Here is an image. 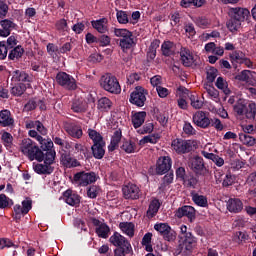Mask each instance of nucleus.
<instances>
[{
  "mask_svg": "<svg viewBox=\"0 0 256 256\" xmlns=\"http://www.w3.org/2000/svg\"><path fill=\"white\" fill-rule=\"evenodd\" d=\"M161 205L162 203L159 199L152 198L146 211V217H148V219H153V217H156L159 213V209H161Z\"/></svg>",
  "mask_w": 256,
  "mask_h": 256,
  "instance_id": "nucleus-22",
  "label": "nucleus"
},
{
  "mask_svg": "<svg viewBox=\"0 0 256 256\" xmlns=\"http://www.w3.org/2000/svg\"><path fill=\"white\" fill-rule=\"evenodd\" d=\"M187 171L185 170V167L180 166L176 169V179H178V181H182L186 178L187 176Z\"/></svg>",
  "mask_w": 256,
  "mask_h": 256,
  "instance_id": "nucleus-64",
  "label": "nucleus"
},
{
  "mask_svg": "<svg viewBox=\"0 0 256 256\" xmlns=\"http://www.w3.org/2000/svg\"><path fill=\"white\" fill-rule=\"evenodd\" d=\"M97 179L98 177L95 172L81 171L73 176V181L78 187H87V185L97 182Z\"/></svg>",
  "mask_w": 256,
  "mask_h": 256,
  "instance_id": "nucleus-6",
  "label": "nucleus"
},
{
  "mask_svg": "<svg viewBox=\"0 0 256 256\" xmlns=\"http://www.w3.org/2000/svg\"><path fill=\"white\" fill-rule=\"evenodd\" d=\"M97 43L98 45H100V47H109V45H111V37H109L108 35L102 34L98 36Z\"/></svg>",
  "mask_w": 256,
  "mask_h": 256,
  "instance_id": "nucleus-58",
  "label": "nucleus"
},
{
  "mask_svg": "<svg viewBox=\"0 0 256 256\" xmlns=\"http://www.w3.org/2000/svg\"><path fill=\"white\" fill-rule=\"evenodd\" d=\"M183 131L188 136L195 135L197 133V130H195V128H193V125H191V123L189 122L184 123Z\"/></svg>",
  "mask_w": 256,
  "mask_h": 256,
  "instance_id": "nucleus-63",
  "label": "nucleus"
},
{
  "mask_svg": "<svg viewBox=\"0 0 256 256\" xmlns=\"http://www.w3.org/2000/svg\"><path fill=\"white\" fill-rule=\"evenodd\" d=\"M61 163L64 167H67V169L81 167V162L71 157V153H68L67 151H64V153L61 154Z\"/></svg>",
  "mask_w": 256,
  "mask_h": 256,
  "instance_id": "nucleus-21",
  "label": "nucleus"
},
{
  "mask_svg": "<svg viewBox=\"0 0 256 256\" xmlns=\"http://www.w3.org/2000/svg\"><path fill=\"white\" fill-rule=\"evenodd\" d=\"M210 125L211 127H214L216 131H223L224 129L223 123H221V120L219 118H211Z\"/></svg>",
  "mask_w": 256,
  "mask_h": 256,
  "instance_id": "nucleus-62",
  "label": "nucleus"
},
{
  "mask_svg": "<svg viewBox=\"0 0 256 256\" xmlns=\"http://www.w3.org/2000/svg\"><path fill=\"white\" fill-rule=\"evenodd\" d=\"M162 55L164 57H172L175 55V43L171 41H164L161 45Z\"/></svg>",
  "mask_w": 256,
  "mask_h": 256,
  "instance_id": "nucleus-31",
  "label": "nucleus"
},
{
  "mask_svg": "<svg viewBox=\"0 0 256 256\" xmlns=\"http://www.w3.org/2000/svg\"><path fill=\"white\" fill-rule=\"evenodd\" d=\"M147 117V112L141 111V112H136L132 116V125L134 129H139L143 123H145V118Z\"/></svg>",
  "mask_w": 256,
  "mask_h": 256,
  "instance_id": "nucleus-33",
  "label": "nucleus"
},
{
  "mask_svg": "<svg viewBox=\"0 0 256 256\" xmlns=\"http://www.w3.org/2000/svg\"><path fill=\"white\" fill-rule=\"evenodd\" d=\"M56 83L66 89V91H76L77 90V80L67 72H58L56 74Z\"/></svg>",
  "mask_w": 256,
  "mask_h": 256,
  "instance_id": "nucleus-5",
  "label": "nucleus"
},
{
  "mask_svg": "<svg viewBox=\"0 0 256 256\" xmlns=\"http://www.w3.org/2000/svg\"><path fill=\"white\" fill-rule=\"evenodd\" d=\"M122 193L124 199H130L131 201H135L139 199V193H141V190L137 185L133 183H128L127 185L122 187Z\"/></svg>",
  "mask_w": 256,
  "mask_h": 256,
  "instance_id": "nucleus-15",
  "label": "nucleus"
},
{
  "mask_svg": "<svg viewBox=\"0 0 256 256\" xmlns=\"http://www.w3.org/2000/svg\"><path fill=\"white\" fill-rule=\"evenodd\" d=\"M241 23V20H238L235 17H230L226 22V27L231 33H235V31H239V29H241Z\"/></svg>",
  "mask_w": 256,
  "mask_h": 256,
  "instance_id": "nucleus-39",
  "label": "nucleus"
},
{
  "mask_svg": "<svg viewBox=\"0 0 256 256\" xmlns=\"http://www.w3.org/2000/svg\"><path fill=\"white\" fill-rule=\"evenodd\" d=\"M174 215L177 219H183V217H187L188 221L193 223V221L197 219V210H195V207L193 206L183 205L182 207L176 209Z\"/></svg>",
  "mask_w": 256,
  "mask_h": 256,
  "instance_id": "nucleus-10",
  "label": "nucleus"
},
{
  "mask_svg": "<svg viewBox=\"0 0 256 256\" xmlns=\"http://www.w3.org/2000/svg\"><path fill=\"white\" fill-rule=\"evenodd\" d=\"M232 61H236V63H245V65H249L251 61L245 58V55L242 52L235 51L231 56Z\"/></svg>",
  "mask_w": 256,
  "mask_h": 256,
  "instance_id": "nucleus-45",
  "label": "nucleus"
},
{
  "mask_svg": "<svg viewBox=\"0 0 256 256\" xmlns=\"http://www.w3.org/2000/svg\"><path fill=\"white\" fill-rule=\"evenodd\" d=\"M31 209H33V200H31V198H26L22 201V206L20 205V211L23 215H27Z\"/></svg>",
  "mask_w": 256,
  "mask_h": 256,
  "instance_id": "nucleus-49",
  "label": "nucleus"
},
{
  "mask_svg": "<svg viewBox=\"0 0 256 256\" xmlns=\"http://www.w3.org/2000/svg\"><path fill=\"white\" fill-rule=\"evenodd\" d=\"M173 165V160L169 156H162L156 162V174L157 175H165V173H169L171 171V167Z\"/></svg>",
  "mask_w": 256,
  "mask_h": 256,
  "instance_id": "nucleus-13",
  "label": "nucleus"
},
{
  "mask_svg": "<svg viewBox=\"0 0 256 256\" xmlns=\"http://www.w3.org/2000/svg\"><path fill=\"white\" fill-rule=\"evenodd\" d=\"M12 81L19 83H31V77L25 71L15 70L12 72Z\"/></svg>",
  "mask_w": 256,
  "mask_h": 256,
  "instance_id": "nucleus-30",
  "label": "nucleus"
},
{
  "mask_svg": "<svg viewBox=\"0 0 256 256\" xmlns=\"http://www.w3.org/2000/svg\"><path fill=\"white\" fill-rule=\"evenodd\" d=\"M26 129H36L40 135H47V128L43 125V123L39 120L26 121Z\"/></svg>",
  "mask_w": 256,
  "mask_h": 256,
  "instance_id": "nucleus-27",
  "label": "nucleus"
},
{
  "mask_svg": "<svg viewBox=\"0 0 256 256\" xmlns=\"http://www.w3.org/2000/svg\"><path fill=\"white\" fill-rule=\"evenodd\" d=\"M122 138L123 132L121 131V129L115 130L111 137L110 144L108 145V151L113 152L116 149H119V143H121Z\"/></svg>",
  "mask_w": 256,
  "mask_h": 256,
  "instance_id": "nucleus-25",
  "label": "nucleus"
},
{
  "mask_svg": "<svg viewBox=\"0 0 256 256\" xmlns=\"http://www.w3.org/2000/svg\"><path fill=\"white\" fill-rule=\"evenodd\" d=\"M228 15L229 17H234V19H238L242 23L243 21H249L251 19L249 9L242 7L230 8Z\"/></svg>",
  "mask_w": 256,
  "mask_h": 256,
  "instance_id": "nucleus-14",
  "label": "nucleus"
},
{
  "mask_svg": "<svg viewBox=\"0 0 256 256\" xmlns=\"http://www.w3.org/2000/svg\"><path fill=\"white\" fill-rule=\"evenodd\" d=\"M197 249V237L193 234H186V236H180V241L176 247L174 254L181 256H191L193 251Z\"/></svg>",
  "mask_w": 256,
  "mask_h": 256,
  "instance_id": "nucleus-3",
  "label": "nucleus"
},
{
  "mask_svg": "<svg viewBox=\"0 0 256 256\" xmlns=\"http://www.w3.org/2000/svg\"><path fill=\"white\" fill-rule=\"evenodd\" d=\"M37 109V100L35 98H31L23 108L24 113H29L31 111H35Z\"/></svg>",
  "mask_w": 256,
  "mask_h": 256,
  "instance_id": "nucleus-54",
  "label": "nucleus"
},
{
  "mask_svg": "<svg viewBox=\"0 0 256 256\" xmlns=\"http://www.w3.org/2000/svg\"><path fill=\"white\" fill-rule=\"evenodd\" d=\"M155 231H157L164 239V241H175L177 239V233L171 229V226L167 223H158L154 225Z\"/></svg>",
  "mask_w": 256,
  "mask_h": 256,
  "instance_id": "nucleus-9",
  "label": "nucleus"
},
{
  "mask_svg": "<svg viewBox=\"0 0 256 256\" xmlns=\"http://www.w3.org/2000/svg\"><path fill=\"white\" fill-rule=\"evenodd\" d=\"M110 233H111V228L109 227V225L105 223H102L101 225H99V227L96 228V234L101 239H108Z\"/></svg>",
  "mask_w": 256,
  "mask_h": 256,
  "instance_id": "nucleus-38",
  "label": "nucleus"
},
{
  "mask_svg": "<svg viewBox=\"0 0 256 256\" xmlns=\"http://www.w3.org/2000/svg\"><path fill=\"white\" fill-rule=\"evenodd\" d=\"M23 53H25V49H23L22 45H18L9 52L8 59H10V61L21 59L23 57Z\"/></svg>",
  "mask_w": 256,
  "mask_h": 256,
  "instance_id": "nucleus-37",
  "label": "nucleus"
},
{
  "mask_svg": "<svg viewBox=\"0 0 256 256\" xmlns=\"http://www.w3.org/2000/svg\"><path fill=\"white\" fill-rule=\"evenodd\" d=\"M85 25H89V22L88 21L77 22L72 26V31H74L76 35H81V33L85 31Z\"/></svg>",
  "mask_w": 256,
  "mask_h": 256,
  "instance_id": "nucleus-53",
  "label": "nucleus"
},
{
  "mask_svg": "<svg viewBox=\"0 0 256 256\" xmlns=\"http://www.w3.org/2000/svg\"><path fill=\"white\" fill-rule=\"evenodd\" d=\"M13 207V200L5 194H0V209Z\"/></svg>",
  "mask_w": 256,
  "mask_h": 256,
  "instance_id": "nucleus-51",
  "label": "nucleus"
},
{
  "mask_svg": "<svg viewBox=\"0 0 256 256\" xmlns=\"http://www.w3.org/2000/svg\"><path fill=\"white\" fill-rule=\"evenodd\" d=\"M27 87H31V84L18 83L14 87L11 88L10 93L14 97H21L23 93L27 91Z\"/></svg>",
  "mask_w": 256,
  "mask_h": 256,
  "instance_id": "nucleus-36",
  "label": "nucleus"
},
{
  "mask_svg": "<svg viewBox=\"0 0 256 256\" xmlns=\"http://www.w3.org/2000/svg\"><path fill=\"white\" fill-rule=\"evenodd\" d=\"M180 58L184 67H192L193 63H195L193 54H191V51L185 47L180 49Z\"/></svg>",
  "mask_w": 256,
  "mask_h": 256,
  "instance_id": "nucleus-23",
  "label": "nucleus"
},
{
  "mask_svg": "<svg viewBox=\"0 0 256 256\" xmlns=\"http://www.w3.org/2000/svg\"><path fill=\"white\" fill-rule=\"evenodd\" d=\"M64 129L73 139H81L83 137V128L77 122H67Z\"/></svg>",
  "mask_w": 256,
  "mask_h": 256,
  "instance_id": "nucleus-17",
  "label": "nucleus"
},
{
  "mask_svg": "<svg viewBox=\"0 0 256 256\" xmlns=\"http://www.w3.org/2000/svg\"><path fill=\"white\" fill-rule=\"evenodd\" d=\"M15 126V118H13V114L8 109H4L0 111V127H14Z\"/></svg>",
  "mask_w": 256,
  "mask_h": 256,
  "instance_id": "nucleus-19",
  "label": "nucleus"
},
{
  "mask_svg": "<svg viewBox=\"0 0 256 256\" xmlns=\"http://www.w3.org/2000/svg\"><path fill=\"white\" fill-rule=\"evenodd\" d=\"M234 111L237 113V115H246L247 119H255L256 115V104L250 103L248 106L238 102L234 106Z\"/></svg>",
  "mask_w": 256,
  "mask_h": 256,
  "instance_id": "nucleus-12",
  "label": "nucleus"
},
{
  "mask_svg": "<svg viewBox=\"0 0 256 256\" xmlns=\"http://www.w3.org/2000/svg\"><path fill=\"white\" fill-rule=\"evenodd\" d=\"M29 137L36 139V141L40 144L41 151H45L47 149H53V141L51 139H45L43 136L39 135V132L36 130H29Z\"/></svg>",
  "mask_w": 256,
  "mask_h": 256,
  "instance_id": "nucleus-18",
  "label": "nucleus"
},
{
  "mask_svg": "<svg viewBox=\"0 0 256 256\" xmlns=\"http://www.w3.org/2000/svg\"><path fill=\"white\" fill-rule=\"evenodd\" d=\"M88 135L90 139L93 141V145L99 144V143H105V141L103 140V136H101V134L96 130L89 129Z\"/></svg>",
  "mask_w": 256,
  "mask_h": 256,
  "instance_id": "nucleus-47",
  "label": "nucleus"
},
{
  "mask_svg": "<svg viewBox=\"0 0 256 256\" xmlns=\"http://www.w3.org/2000/svg\"><path fill=\"white\" fill-rule=\"evenodd\" d=\"M146 90L142 86H137L135 90L130 94L129 102L136 107H144L147 96H145Z\"/></svg>",
  "mask_w": 256,
  "mask_h": 256,
  "instance_id": "nucleus-11",
  "label": "nucleus"
},
{
  "mask_svg": "<svg viewBox=\"0 0 256 256\" xmlns=\"http://www.w3.org/2000/svg\"><path fill=\"white\" fill-rule=\"evenodd\" d=\"M100 86L107 93L119 95L121 93V84L115 75L107 73L100 78Z\"/></svg>",
  "mask_w": 256,
  "mask_h": 256,
  "instance_id": "nucleus-4",
  "label": "nucleus"
},
{
  "mask_svg": "<svg viewBox=\"0 0 256 256\" xmlns=\"http://www.w3.org/2000/svg\"><path fill=\"white\" fill-rule=\"evenodd\" d=\"M191 197L193 203H195V205H197L198 207H209V200H207V196L200 195L199 193H192Z\"/></svg>",
  "mask_w": 256,
  "mask_h": 256,
  "instance_id": "nucleus-34",
  "label": "nucleus"
},
{
  "mask_svg": "<svg viewBox=\"0 0 256 256\" xmlns=\"http://www.w3.org/2000/svg\"><path fill=\"white\" fill-rule=\"evenodd\" d=\"M119 229L122 231V233L130 237V239L135 237V224L132 222H121L119 224Z\"/></svg>",
  "mask_w": 256,
  "mask_h": 256,
  "instance_id": "nucleus-29",
  "label": "nucleus"
},
{
  "mask_svg": "<svg viewBox=\"0 0 256 256\" xmlns=\"http://www.w3.org/2000/svg\"><path fill=\"white\" fill-rule=\"evenodd\" d=\"M107 23H109L107 18H101L98 20L91 21V25L93 29H95L98 33H101V34H105L107 33V31H109V28L107 27Z\"/></svg>",
  "mask_w": 256,
  "mask_h": 256,
  "instance_id": "nucleus-26",
  "label": "nucleus"
},
{
  "mask_svg": "<svg viewBox=\"0 0 256 256\" xmlns=\"http://www.w3.org/2000/svg\"><path fill=\"white\" fill-rule=\"evenodd\" d=\"M111 107H113L111 99L102 97L98 100L97 109L98 111H101V113H109V111H111Z\"/></svg>",
  "mask_w": 256,
  "mask_h": 256,
  "instance_id": "nucleus-28",
  "label": "nucleus"
},
{
  "mask_svg": "<svg viewBox=\"0 0 256 256\" xmlns=\"http://www.w3.org/2000/svg\"><path fill=\"white\" fill-rule=\"evenodd\" d=\"M63 197L65 199V203L70 205V207H77L81 203V196H79L77 193H74L72 190H66L63 193Z\"/></svg>",
  "mask_w": 256,
  "mask_h": 256,
  "instance_id": "nucleus-20",
  "label": "nucleus"
},
{
  "mask_svg": "<svg viewBox=\"0 0 256 256\" xmlns=\"http://www.w3.org/2000/svg\"><path fill=\"white\" fill-rule=\"evenodd\" d=\"M114 35L116 37H121L122 39H127V37H133V32L125 28H115Z\"/></svg>",
  "mask_w": 256,
  "mask_h": 256,
  "instance_id": "nucleus-50",
  "label": "nucleus"
},
{
  "mask_svg": "<svg viewBox=\"0 0 256 256\" xmlns=\"http://www.w3.org/2000/svg\"><path fill=\"white\" fill-rule=\"evenodd\" d=\"M133 45H135L133 36H129L127 38H121L119 41V46L121 47L123 52L131 49L133 47Z\"/></svg>",
  "mask_w": 256,
  "mask_h": 256,
  "instance_id": "nucleus-42",
  "label": "nucleus"
},
{
  "mask_svg": "<svg viewBox=\"0 0 256 256\" xmlns=\"http://www.w3.org/2000/svg\"><path fill=\"white\" fill-rule=\"evenodd\" d=\"M73 113H85L87 111V102L81 99H75L71 104Z\"/></svg>",
  "mask_w": 256,
  "mask_h": 256,
  "instance_id": "nucleus-35",
  "label": "nucleus"
},
{
  "mask_svg": "<svg viewBox=\"0 0 256 256\" xmlns=\"http://www.w3.org/2000/svg\"><path fill=\"white\" fill-rule=\"evenodd\" d=\"M109 243L116 247L114 249V256L133 255V246H131V242L125 236L121 235V233L114 232L109 238Z\"/></svg>",
  "mask_w": 256,
  "mask_h": 256,
  "instance_id": "nucleus-2",
  "label": "nucleus"
},
{
  "mask_svg": "<svg viewBox=\"0 0 256 256\" xmlns=\"http://www.w3.org/2000/svg\"><path fill=\"white\" fill-rule=\"evenodd\" d=\"M217 73H219V71L215 67H211L207 71L206 79H207L208 83H213L215 81V79H217Z\"/></svg>",
  "mask_w": 256,
  "mask_h": 256,
  "instance_id": "nucleus-60",
  "label": "nucleus"
},
{
  "mask_svg": "<svg viewBox=\"0 0 256 256\" xmlns=\"http://www.w3.org/2000/svg\"><path fill=\"white\" fill-rule=\"evenodd\" d=\"M239 139L243 145H247L248 147H253L256 143V139L250 134L240 133Z\"/></svg>",
  "mask_w": 256,
  "mask_h": 256,
  "instance_id": "nucleus-44",
  "label": "nucleus"
},
{
  "mask_svg": "<svg viewBox=\"0 0 256 256\" xmlns=\"http://www.w3.org/2000/svg\"><path fill=\"white\" fill-rule=\"evenodd\" d=\"M99 191H101V188L99 186L92 185L87 189V197H89V199H97Z\"/></svg>",
  "mask_w": 256,
  "mask_h": 256,
  "instance_id": "nucleus-56",
  "label": "nucleus"
},
{
  "mask_svg": "<svg viewBox=\"0 0 256 256\" xmlns=\"http://www.w3.org/2000/svg\"><path fill=\"white\" fill-rule=\"evenodd\" d=\"M55 28L58 33H61L62 35H65V33H69V24H67V20L65 18H62L55 23Z\"/></svg>",
  "mask_w": 256,
  "mask_h": 256,
  "instance_id": "nucleus-41",
  "label": "nucleus"
},
{
  "mask_svg": "<svg viewBox=\"0 0 256 256\" xmlns=\"http://www.w3.org/2000/svg\"><path fill=\"white\" fill-rule=\"evenodd\" d=\"M190 169L196 177H205L209 173V169L205 166V160L201 156H194L191 159Z\"/></svg>",
  "mask_w": 256,
  "mask_h": 256,
  "instance_id": "nucleus-7",
  "label": "nucleus"
},
{
  "mask_svg": "<svg viewBox=\"0 0 256 256\" xmlns=\"http://www.w3.org/2000/svg\"><path fill=\"white\" fill-rule=\"evenodd\" d=\"M190 105L193 109H203L204 102L201 98L195 94H191L190 97Z\"/></svg>",
  "mask_w": 256,
  "mask_h": 256,
  "instance_id": "nucleus-46",
  "label": "nucleus"
},
{
  "mask_svg": "<svg viewBox=\"0 0 256 256\" xmlns=\"http://www.w3.org/2000/svg\"><path fill=\"white\" fill-rule=\"evenodd\" d=\"M1 141L4 147H11L13 145V135L11 133L4 131L1 136Z\"/></svg>",
  "mask_w": 256,
  "mask_h": 256,
  "instance_id": "nucleus-52",
  "label": "nucleus"
},
{
  "mask_svg": "<svg viewBox=\"0 0 256 256\" xmlns=\"http://www.w3.org/2000/svg\"><path fill=\"white\" fill-rule=\"evenodd\" d=\"M171 147L178 155H185L193 151V142L191 140L176 138L172 141Z\"/></svg>",
  "mask_w": 256,
  "mask_h": 256,
  "instance_id": "nucleus-8",
  "label": "nucleus"
},
{
  "mask_svg": "<svg viewBox=\"0 0 256 256\" xmlns=\"http://www.w3.org/2000/svg\"><path fill=\"white\" fill-rule=\"evenodd\" d=\"M192 121L200 129H207L211 125V119L207 117L205 111H197L193 114Z\"/></svg>",
  "mask_w": 256,
  "mask_h": 256,
  "instance_id": "nucleus-16",
  "label": "nucleus"
},
{
  "mask_svg": "<svg viewBox=\"0 0 256 256\" xmlns=\"http://www.w3.org/2000/svg\"><path fill=\"white\" fill-rule=\"evenodd\" d=\"M247 184L254 189L249 190L251 195H256V172L251 173L247 178Z\"/></svg>",
  "mask_w": 256,
  "mask_h": 256,
  "instance_id": "nucleus-55",
  "label": "nucleus"
},
{
  "mask_svg": "<svg viewBox=\"0 0 256 256\" xmlns=\"http://www.w3.org/2000/svg\"><path fill=\"white\" fill-rule=\"evenodd\" d=\"M116 17L118 23H121L122 25H127V23H129V16L127 15V12L123 10L117 11Z\"/></svg>",
  "mask_w": 256,
  "mask_h": 256,
  "instance_id": "nucleus-57",
  "label": "nucleus"
},
{
  "mask_svg": "<svg viewBox=\"0 0 256 256\" xmlns=\"http://www.w3.org/2000/svg\"><path fill=\"white\" fill-rule=\"evenodd\" d=\"M226 207L230 213H241L243 211V202L239 198H230Z\"/></svg>",
  "mask_w": 256,
  "mask_h": 256,
  "instance_id": "nucleus-24",
  "label": "nucleus"
},
{
  "mask_svg": "<svg viewBox=\"0 0 256 256\" xmlns=\"http://www.w3.org/2000/svg\"><path fill=\"white\" fill-rule=\"evenodd\" d=\"M9 13V5L6 1L0 0V19H5Z\"/></svg>",
  "mask_w": 256,
  "mask_h": 256,
  "instance_id": "nucleus-61",
  "label": "nucleus"
},
{
  "mask_svg": "<svg viewBox=\"0 0 256 256\" xmlns=\"http://www.w3.org/2000/svg\"><path fill=\"white\" fill-rule=\"evenodd\" d=\"M91 149L95 159H103L105 157V142L93 144Z\"/></svg>",
  "mask_w": 256,
  "mask_h": 256,
  "instance_id": "nucleus-32",
  "label": "nucleus"
},
{
  "mask_svg": "<svg viewBox=\"0 0 256 256\" xmlns=\"http://www.w3.org/2000/svg\"><path fill=\"white\" fill-rule=\"evenodd\" d=\"M159 139V134L144 136L143 139L140 140L139 145H146V143H151L152 145H155L157 144Z\"/></svg>",
  "mask_w": 256,
  "mask_h": 256,
  "instance_id": "nucleus-48",
  "label": "nucleus"
},
{
  "mask_svg": "<svg viewBox=\"0 0 256 256\" xmlns=\"http://www.w3.org/2000/svg\"><path fill=\"white\" fill-rule=\"evenodd\" d=\"M20 151L29 159V161H38L34 167L35 173L38 175H51L54 169L51 165L55 163V157L57 153L53 148H48L46 150H41L37 143L29 138H24L20 145Z\"/></svg>",
  "mask_w": 256,
  "mask_h": 256,
  "instance_id": "nucleus-1",
  "label": "nucleus"
},
{
  "mask_svg": "<svg viewBox=\"0 0 256 256\" xmlns=\"http://www.w3.org/2000/svg\"><path fill=\"white\" fill-rule=\"evenodd\" d=\"M235 183V175L231 174V172H228L225 175V178L222 182L223 187H231Z\"/></svg>",
  "mask_w": 256,
  "mask_h": 256,
  "instance_id": "nucleus-59",
  "label": "nucleus"
},
{
  "mask_svg": "<svg viewBox=\"0 0 256 256\" xmlns=\"http://www.w3.org/2000/svg\"><path fill=\"white\" fill-rule=\"evenodd\" d=\"M120 149H122V151L128 154L135 153V149H137V145L135 144V142L131 140H124L122 142V145L120 146Z\"/></svg>",
  "mask_w": 256,
  "mask_h": 256,
  "instance_id": "nucleus-43",
  "label": "nucleus"
},
{
  "mask_svg": "<svg viewBox=\"0 0 256 256\" xmlns=\"http://www.w3.org/2000/svg\"><path fill=\"white\" fill-rule=\"evenodd\" d=\"M183 185L186 187H190L191 189H195L197 187V183H199V179L193 175V173L187 174L186 178L182 180Z\"/></svg>",
  "mask_w": 256,
  "mask_h": 256,
  "instance_id": "nucleus-40",
  "label": "nucleus"
}]
</instances>
